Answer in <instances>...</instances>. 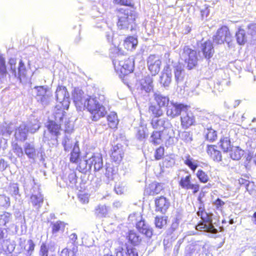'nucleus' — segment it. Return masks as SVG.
I'll list each match as a JSON object with an SVG mask.
<instances>
[{"label": "nucleus", "instance_id": "nucleus-48", "mask_svg": "<svg viewBox=\"0 0 256 256\" xmlns=\"http://www.w3.org/2000/svg\"><path fill=\"white\" fill-rule=\"evenodd\" d=\"M80 150L77 142L75 143L70 153V161L72 163L77 162L80 157Z\"/></svg>", "mask_w": 256, "mask_h": 256}, {"label": "nucleus", "instance_id": "nucleus-12", "mask_svg": "<svg viewBox=\"0 0 256 256\" xmlns=\"http://www.w3.org/2000/svg\"><path fill=\"white\" fill-rule=\"evenodd\" d=\"M213 41L216 44H222L226 42L230 46L232 43V36L228 28L224 26L219 28L213 36Z\"/></svg>", "mask_w": 256, "mask_h": 256}, {"label": "nucleus", "instance_id": "nucleus-36", "mask_svg": "<svg viewBox=\"0 0 256 256\" xmlns=\"http://www.w3.org/2000/svg\"><path fill=\"white\" fill-rule=\"evenodd\" d=\"M182 160H184V164L194 172L198 166V161L194 160L189 154H186Z\"/></svg>", "mask_w": 256, "mask_h": 256}, {"label": "nucleus", "instance_id": "nucleus-62", "mask_svg": "<svg viewBox=\"0 0 256 256\" xmlns=\"http://www.w3.org/2000/svg\"><path fill=\"white\" fill-rule=\"evenodd\" d=\"M225 202L220 198H218L212 202V205L215 207L216 210L222 211Z\"/></svg>", "mask_w": 256, "mask_h": 256}, {"label": "nucleus", "instance_id": "nucleus-55", "mask_svg": "<svg viewBox=\"0 0 256 256\" xmlns=\"http://www.w3.org/2000/svg\"><path fill=\"white\" fill-rule=\"evenodd\" d=\"M78 252V246H74L72 248H65L62 250V256H76V254Z\"/></svg>", "mask_w": 256, "mask_h": 256}, {"label": "nucleus", "instance_id": "nucleus-34", "mask_svg": "<svg viewBox=\"0 0 256 256\" xmlns=\"http://www.w3.org/2000/svg\"><path fill=\"white\" fill-rule=\"evenodd\" d=\"M25 154L28 158L34 160L36 156V150L33 143L26 142L24 146Z\"/></svg>", "mask_w": 256, "mask_h": 256}, {"label": "nucleus", "instance_id": "nucleus-58", "mask_svg": "<svg viewBox=\"0 0 256 256\" xmlns=\"http://www.w3.org/2000/svg\"><path fill=\"white\" fill-rule=\"evenodd\" d=\"M179 136L186 143H190L192 140V135L189 132H182L179 134Z\"/></svg>", "mask_w": 256, "mask_h": 256}, {"label": "nucleus", "instance_id": "nucleus-22", "mask_svg": "<svg viewBox=\"0 0 256 256\" xmlns=\"http://www.w3.org/2000/svg\"><path fill=\"white\" fill-rule=\"evenodd\" d=\"M136 228L140 232L144 234L148 238H151L152 235V228L146 224L140 216V220L136 224Z\"/></svg>", "mask_w": 256, "mask_h": 256}, {"label": "nucleus", "instance_id": "nucleus-23", "mask_svg": "<svg viewBox=\"0 0 256 256\" xmlns=\"http://www.w3.org/2000/svg\"><path fill=\"white\" fill-rule=\"evenodd\" d=\"M68 182H66L67 184L72 188L75 186L78 188L79 186L82 188V184H84L82 178H78L76 172L72 170H70L68 174Z\"/></svg>", "mask_w": 256, "mask_h": 256}, {"label": "nucleus", "instance_id": "nucleus-54", "mask_svg": "<svg viewBox=\"0 0 256 256\" xmlns=\"http://www.w3.org/2000/svg\"><path fill=\"white\" fill-rule=\"evenodd\" d=\"M230 80L228 78H224L221 80H218L215 84V88L219 91L222 90L224 88L230 84Z\"/></svg>", "mask_w": 256, "mask_h": 256}, {"label": "nucleus", "instance_id": "nucleus-37", "mask_svg": "<svg viewBox=\"0 0 256 256\" xmlns=\"http://www.w3.org/2000/svg\"><path fill=\"white\" fill-rule=\"evenodd\" d=\"M138 44V39L134 36H128L124 41V46L128 50H132L136 48Z\"/></svg>", "mask_w": 256, "mask_h": 256}, {"label": "nucleus", "instance_id": "nucleus-59", "mask_svg": "<svg viewBox=\"0 0 256 256\" xmlns=\"http://www.w3.org/2000/svg\"><path fill=\"white\" fill-rule=\"evenodd\" d=\"M253 161V154L249 152L246 156V160L244 162V166L246 170H250L252 167L251 162Z\"/></svg>", "mask_w": 256, "mask_h": 256}, {"label": "nucleus", "instance_id": "nucleus-6", "mask_svg": "<svg viewBox=\"0 0 256 256\" xmlns=\"http://www.w3.org/2000/svg\"><path fill=\"white\" fill-rule=\"evenodd\" d=\"M62 124L57 122L52 119H48L46 124L47 132L44 134V139L45 141L52 140L53 144H58V138L60 134Z\"/></svg>", "mask_w": 256, "mask_h": 256}, {"label": "nucleus", "instance_id": "nucleus-50", "mask_svg": "<svg viewBox=\"0 0 256 256\" xmlns=\"http://www.w3.org/2000/svg\"><path fill=\"white\" fill-rule=\"evenodd\" d=\"M26 74V68L23 61L20 60L19 62L18 67V72L17 73V78L22 80V77H25Z\"/></svg>", "mask_w": 256, "mask_h": 256}, {"label": "nucleus", "instance_id": "nucleus-43", "mask_svg": "<svg viewBox=\"0 0 256 256\" xmlns=\"http://www.w3.org/2000/svg\"><path fill=\"white\" fill-rule=\"evenodd\" d=\"M12 214L6 212L0 214V226L8 227V224L12 222Z\"/></svg>", "mask_w": 256, "mask_h": 256}, {"label": "nucleus", "instance_id": "nucleus-17", "mask_svg": "<svg viewBox=\"0 0 256 256\" xmlns=\"http://www.w3.org/2000/svg\"><path fill=\"white\" fill-rule=\"evenodd\" d=\"M72 98L77 108L81 110L86 98V96H84V92L79 88H74L72 92Z\"/></svg>", "mask_w": 256, "mask_h": 256}, {"label": "nucleus", "instance_id": "nucleus-64", "mask_svg": "<svg viewBox=\"0 0 256 256\" xmlns=\"http://www.w3.org/2000/svg\"><path fill=\"white\" fill-rule=\"evenodd\" d=\"M128 252L127 248H124L122 247H118L116 249L114 256H128Z\"/></svg>", "mask_w": 256, "mask_h": 256}, {"label": "nucleus", "instance_id": "nucleus-46", "mask_svg": "<svg viewBox=\"0 0 256 256\" xmlns=\"http://www.w3.org/2000/svg\"><path fill=\"white\" fill-rule=\"evenodd\" d=\"M16 126L14 123L10 122L9 124H7L5 122L0 126V134L2 135L8 134L10 135L14 130H16Z\"/></svg>", "mask_w": 256, "mask_h": 256}, {"label": "nucleus", "instance_id": "nucleus-53", "mask_svg": "<svg viewBox=\"0 0 256 256\" xmlns=\"http://www.w3.org/2000/svg\"><path fill=\"white\" fill-rule=\"evenodd\" d=\"M196 176L200 182L206 184L209 180V177L202 170H198L196 174Z\"/></svg>", "mask_w": 256, "mask_h": 256}, {"label": "nucleus", "instance_id": "nucleus-16", "mask_svg": "<svg viewBox=\"0 0 256 256\" xmlns=\"http://www.w3.org/2000/svg\"><path fill=\"white\" fill-rule=\"evenodd\" d=\"M161 61L158 57L154 54L150 55L147 59V66L152 76H156L160 72Z\"/></svg>", "mask_w": 256, "mask_h": 256}, {"label": "nucleus", "instance_id": "nucleus-39", "mask_svg": "<svg viewBox=\"0 0 256 256\" xmlns=\"http://www.w3.org/2000/svg\"><path fill=\"white\" fill-rule=\"evenodd\" d=\"M128 242L133 246L138 245L141 242L140 236L134 230H130L126 236Z\"/></svg>", "mask_w": 256, "mask_h": 256}, {"label": "nucleus", "instance_id": "nucleus-28", "mask_svg": "<svg viewBox=\"0 0 256 256\" xmlns=\"http://www.w3.org/2000/svg\"><path fill=\"white\" fill-rule=\"evenodd\" d=\"M111 151L112 154L110 156L112 159L116 162L118 163L120 162L124 156L122 146L120 144H118L112 147Z\"/></svg>", "mask_w": 256, "mask_h": 256}, {"label": "nucleus", "instance_id": "nucleus-42", "mask_svg": "<svg viewBox=\"0 0 256 256\" xmlns=\"http://www.w3.org/2000/svg\"><path fill=\"white\" fill-rule=\"evenodd\" d=\"M230 151V157L234 160H240L244 154V150L238 146L232 147Z\"/></svg>", "mask_w": 256, "mask_h": 256}, {"label": "nucleus", "instance_id": "nucleus-38", "mask_svg": "<svg viewBox=\"0 0 256 256\" xmlns=\"http://www.w3.org/2000/svg\"><path fill=\"white\" fill-rule=\"evenodd\" d=\"M234 36L237 44L239 45L243 46L247 42L246 32L242 28H239L236 32Z\"/></svg>", "mask_w": 256, "mask_h": 256}, {"label": "nucleus", "instance_id": "nucleus-15", "mask_svg": "<svg viewBox=\"0 0 256 256\" xmlns=\"http://www.w3.org/2000/svg\"><path fill=\"white\" fill-rule=\"evenodd\" d=\"M191 179V174H189L186 176H182L178 182V184L183 189L186 190H192L193 194H195L199 191L200 185L198 184L192 183Z\"/></svg>", "mask_w": 256, "mask_h": 256}, {"label": "nucleus", "instance_id": "nucleus-45", "mask_svg": "<svg viewBox=\"0 0 256 256\" xmlns=\"http://www.w3.org/2000/svg\"><path fill=\"white\" fill-rule=\"evenodd\" d=\"M220 144L224 152H228L232 148L229 136L222 137L220 140Z\"/></svg>", "mask_w": 256, "mask_h": 256}, {"label": "nucleus", "instance_id": "nucleus-25", "mask_svg": "<svg viewBox=\"0 0 256 256\" xmlns=\"http://www.w3.org/2000/svg\"><path fill=\"white\" fill-rule=\"evenodd\" d=\"M28 132V126L26 124H22L16 128L14 137L16 140L24 142L27 138Z\"/></svg>", "mask_w": 256, "mask_h": 256}, {"label": "nucleus", "instance_id": "nucleus-2", "mask_svg": "<svg viewBox=\"0 0 256 256\" xmlns=\"http://www.w3.org/2000/svg\"><path fill=\"white\" fill-rule=\"evenodd\" d=\"M136 17V13L134 11L128 8L120 9L118 14V28L126 32L135 31L136 27L135 22Z\"/></svg>", "mask_w": 256, "mask_h": 256}, {"label": "nucleus", "instance_id": "nucleus-9", "mask_svg": "<svg viewBox=\"0 0 256 256\" xmlns=\"http://www.w3.org/2000/svg\"><path fill=\"white\" fill-rule=\"evenodd\" d=\"M180 56L182 60L187 64L188 70L194 68L198 63V58L196 51L188 46H184L180 51Z\"/></svg>", "mask_w": 256, "mask_h": 256}, {"label": "nucleus", "instance_id": "nucleus-24", "mask_svg": "<svg viewBox=\"0 0 256 256\" xmlns=\"http://www.w3.org/2000/svg\"><path fill=\"white\" fill-rule=\"evenodd\" d=\"M215 116L210 113H204L200 116V124L204 128V130L210 128L214 122Z\"/></svg>", "mask_w": 256, "mask_h": 256}, {"label": "nucleus", "instance_id": "nucleus-21", "mask_svg": "<svg viewBox=\"0 0 256 256\" xmlns=\"http://www.w3.org/2000/svg\"><path fill=\"white\" fill-rule=\"evenodd\" d=\"M67 110L68 109L64 108L62 106L57 104L52 114L53 120L62 124L65 118H66V112L65 110Z\"/></svg>", "mask_w": 256, "mask_h": 256}, {"label": "nucleus", "instance_id": "nucleus-49", "mask_svg": "<svg viewBox=\"0 0 256 256\" xmlns=\"http://www.w3.org/2000/svg\"><path fill=\"white\" fill-rule=\"evenodd\" d=\"M148 111L154 117H160L163 114V110L158 105L150 104L149 106Z\"/></svg>", "mask_w": 256, "mask_h": 256}, {"label": "nucleus", "instance_id": "nucleus-18", "mask_svg": "<svg viewBox=\"0 0 256 256\" xmlns=\"http://www.w3.org/2000/svg\"><path fill=\"white\" fill-rule=\"evenodd\" d=\"M152 128L158 130H162L170 127V120L166 118L154 117L150 122Z\"/></svg>", "mask_w": 256, "mask_h": 256}, {"label": "nucleus", "instance_id": "nucleus-57", "mask_svg": "<svg viewBox=\"0 0 256 256\" xmlns=\"http://www.w3.org/2000/svg\"><path fill=\"white\" fill-rule=\"evenodd\" d=\"M7 74L8 70L5 58L2 56H0V75L4 76Z\"/></svg>", "mask_w": 256, "mask_h": 256}, {"label": "nucleus", "instance_id": "nucleus-63", "mask_svg": "<svg viewBox=\"0 0 256 256\" xmlns=\"http://www.w3.org/2000/svg\"><path fill=\"white\" fill-rule=\"evenodd\" d=\"M164 148L162 146L157 148L154 152V158L156 160H160L162 158L164 155Z\"/></svg>", "mask_w": 256, "mask_h": 256}, {"label": "nucleus", "instance_id": "nucleus-27", "mask_svg": "<svg viewBox=\"0 0 256 256\" xmlns=\"http://www.w3.org/2000/svg\"><path fill=\"white\" fill-rule=\"evenodd\" d=\"M172 78V74L168 65L164 68V71L160 76V82L162 86L164 88L169 86Z\"/></svg>", "mask_w": 256, "mask_h": 256}, {"label": "nucleus", "instance_id": "nucleus-11", "mask_svg": "<svg viewBox=\"0 0 256 256\" xmlns=\"http://www.w3.org/2000/svg\"><path fill=\"white\" fill-rule=\"evenodd\" d=\"M188 108V105L183 103L171 100L166 108V114L170 118H174L181 114L182 112H186Z\"/></svg>", "mask_w": 256, "mask_h": 256}, {"label": "nucleus", "instance_id": "nucleus-56", "mask_svg": "<svg viewBox=\"0 0 256 256\" xmlns=\"http://www.w3.org/2000/svg\"><path fill=\"white\" fill-rule=\"evenodd\" d=\"M166 224V220L164 216H156L154 218V224L156 228H162Z\"/></svg>", "mask_w": 256, "mask_h": 256}, {"label": "nucleus", "instance_id": "nucleus-40", "mask_svg": "<svg viewBox=\"0 0 256 256\" xmlns=\"http://www.w3.org/2000/svg\"><path fill=\"white\" fill-rule=\"evenodd\" d=\"M76 168L80 172L85 174H89L92 170L88 160H81Z\"/></svg>", "mask_w": 256, "mask_h": 256}, {"label": "nucleus", "instance_id": "nucleus-29", "mask_svg": "<svg viewBox=\"0 0 256 256\" xmlns=\"http://www.w3.org/2000/svg\"><path fill=\"white\" fill-rule=\"evenodd\" d=\"M154 96L157 104L161 108L166 106V108L170 104V101L168 96H164L160 92L154 93Z\"/></svg>", "mask_w": 256, "mask_h": 256}, {"label": "nucleus", "instance_id": "nucleus-35", "mask_svg": "<svg viewBox=\"0 0 256 256\" xmlns=\"http://www.w3.org/2000/svg\"><path fill=\"white\" fill-rule=\"evenodd\" d=\"M203 134L206 140L209 142H212L217 140V132L212 128V126L204 130Z\"/></svg>", "mask_w": 256, "mask_h": 256}, {"label": "nucleus", "instance_id": "nucleus-7", "mask_svg": "<svg viewBox=\"0 0 256 256\" xmlns=\"http://www.w3.org/2000/svg\"><path fill=\"white\" fill-rule=\"evenodd\" d=\"M114 69L118 73L125 76L133 72L134 69V60L132 58L122 60V56L112 60Z\"/></svg>", "mask_w": 256, "mask_h": 256}, {"label": "nucleus", "instance_id": "nucleus-13", "mask_svg": "<svg viewBox=\"0 0 256 256\" xmlns=\"http://www.w3.org/2000/svg\"><path fill=\"white\" fill-rule=\"evenodd\" d=\"M56 98L58 104L64 108L68 109L70 104V95L66 88L62 86H58L56 91Z\"/></svg>", "mask_w": 256, "mask_h": 256}, {"label": "nucleus", "instance_id": "nucleus-10", "mask_svg": "<svg viewBox=\"0 0 256 256\" xmlns=\"http://www.w3.org/2000/svg\"><path fill=\"white\" fill-rule=\"evenodd\" d=\"M198 56L200 59H204L208 62L212 57L214 50L212 42L210 40L202 41L198 44Z\"/></svg>", "mask_w": 256, "mask_h": 256}, {"label": "nucleus", "instance_id": "nucleus-31", "mask_svg": "<svg viewBox=\"0 0 256 256\" xmlns=\"http://www.w3.org/2000/svg\"><path fill=\"white\" fill-rule=\"evenodd\" d=\"M66 223L63 221L58 220L56 222H50V226L52 228V233L53 235H56L60 232H64Z\"/></svg>", "mask_w": 256, "mask_h": 256}, {"label": "nucleus", "instance_id": "nucleus-26", "mask_svg": "<svg viewBox=\"0 0 256 256\" xmlns=\"http://www.w3.org/2000/svg\"><path fill=\"white\" fill-rule=\"evenodd\" d=\"M215 145H208L206 152L210 158L216 162H220L222 160V156L220 151L216 149Z\"/></svg>", "mask_w": 256, "mask_h": 256}, {"label": "nucleus", "instance_id": "nucleus-61", "mask_svg": "<svg viewBox=\"0 0 256 256\" xmlns=\"http://www.w3.org/2000/svg\"><path fill=\"white\" fill-rule=\"evenodd\" d=\"M14 152L18 158H22L24 156V152L22 148L18 144H15L12 146Z\"/></svg>", "mask_w": 256, "mask_h": 256}, {"label": "nucleus", "instance_id": "nucleus-41", "mask_svg": "<svg viewBox=\"0 0 256 256\" xmlns=\"http://www.w3.org/2000/svg\"><path fill=\"white\" fill-rule=\"evenodd\" d=\"M163 189L162 185L158 182H152L146 188V192L150 195H155L159 194Z\"/></svg>", "mask_w": 256, "mask_h": 256}, {"label": "nucleus", "instance_id": "nucleus-5", "mask_svg": "<svg viewBox=\"0 0 256 256\" xmlns=\"http://www.w3.org/2000/svg\"><path fill=\"white\" fill-rule=\"evenodd\" d=\"M164 57L166 59L168 68H170L172 73L173 72L174 74L176 82L177 84H180L184 76V66L177 60H174L169 53H166Z\"/></svg>", "mask_w": 256, "mask_h": 256}, {"label": "nucleus", "instance_id": "nucleus-60", "mask_svg": "<svg viewBox=\"0 0 256 256\" xmlns=\"http://www.w3.org/2000/svg\"><path fill=\"white\" fill-rule=\"evenodd\" d=\"M39 256H48V247L46 243H42L40 248L39 251ZM49 256H56L54 254Z\"/></svg>", "mask_w": 256, "mask_h": 256}, {"label": "nucleus", "instance_id": "nucleus-3", "mask_svg": "<svg viewBox=\"0 0 256 256\" xmlns=\"http://www.w3.org/2000/svg\"><path fill=\"white\" fill-rule=\"evenodd\" d=\"M198 216L200 218V221L196 226V229L200 231H204L212 234L218 232V230L214 226L212 216L211 212H207L205 210L204 203L199 204L198 210L196 212Z\"/></svg>", "mask_w": 256, "mask_h": 256}, {"label": "nucleus", "instance_id": "nucleus-32", "mask_svg": "<svg viewBox=\"0 0 256 256\" xmlns=\"http://www.w3.org/2000/svg\"><path fill=\"white\" fill-rule=\"evenodd\" d=\"M162 130H154L150 134V142L154 146H156L162 142Z\"/></svg>", "mask_w": 256, "mask_h": 256}, {"label": "nucleus", "instance_id": "nucleus-47", "mask_svg": "<svg viewBox=\"0 0 256 256\" xmlns=\"http://www.w3.org/2000/svg\"><path fill=\"white\" fill-rule=\"evenodd\" d=\"M107 120L110 128H117V126L118 124V120L117 114L115 112H110L107 116Z\"/></svg>", "mask_w": 256, "mask_h": 256}, {"label": "nucleus", "instance_id": "nucleus-4", "mask_svg": "<svg viewBox=\"0 0 256 256\" xmlns=\"http://www.w3.org/2000/svg\"><path fill=\"white\" fill-rule=\"evenodd\" d=\"M32 90L36 102L42 107L48 106L54 101L52 92L48 86H35Z\"/></svg>", "mask_w": 256, "mask_h": 256}, {"label": "nucleus", "instance_id": "nucleus-14", "mask_svg": "<svg viewBox=\"0 0 256 256\" xmlns=\"http://www.w3.org/2000/svg\"><path fill=\"white\" fill-rule=\"evenodd\" d=\"M31 196L30 202L36 209L40 208L44 202V196L40 192V189L38 186H34L30 190Z\"/></svg>", "mask_w": 256, "mask_h": 256}, {"label": "nucleus", "instance_id": "nucleus-19", "mask_svg": "<svg viewBox=\"0 0 256 256\" xmlns=\"http://www.w3.org/2000/svg\"><path fill=\"white\" fill-rule=\"evenodd\" d=\"M156 211L164 214L170 206L169 200L162 196L155 200Z\"/></svg>", "mask_w": 256, "mask_h": 256}, {"label": "nucleus", "instance_id": "nucleus-44", "mask_svg": "<svg viewBox=\"0 0 256 256\" xmlns=\"http://www.w3.org/2000/svg\"><path fill=\"white\" fill-rule=\"evenodd\" d=\"M180 220V218L178 216H176L172 220L170 226L166 231L167 236H171L178 229Z\"/></svg>", "mask_w": 256, "mask_h": 256}, {"label": "nucleus", "instance_id": "nucleus-33", "mask_svg": "<svg viewBox=\"0 0 256 256\" xmlns=\"http://www.w3.org/2000/svg\"><path fill=\"white\" fill-rule=\"evenodd\" d=\"M109 210L108 206L100 204L95 207L94 214L98 218H106L108 214Z\"/></svg>", "mask_w": 256, "mask_h": 256}, {"label": "nucleus", "instance_id": "nucleus-8", "mask_svg": "<svg viewBox=\"0 0 256 256\" xmlns=\"http://www.w3.org/2000/svg\"><path fill=\"white\" fill-rule=\"evenodd\" d=\"M153 78L151 76H147L142 78L137 88L138 95L139 98L147 100L150 99V93L153 92Z\"/></svg>", "mask_w": 256, "mask_h": 256}, {"label": "nucleus", "instance_id": "nucleus-51", "mask_svg": "<svg viewBox=\"0 0 256 256\" xmlns=\"http://www.w3.org/2000/svg\"><path fill=\"white\" fill-rule=\"evenodd\" d=\"M146 128L143 126L137 128L136 137L139 141H143L146 138Z\"/></svg>", "mask_w": 256, "mask_h": 256}, {"label": "nucleus", "instance_id": "nucleus-52", "mask_svg": "<svg viewBox=\"0 0 256 256\" xmlns=\"http://www.w3.org/2000/svg\"><path fill=\"white\" fill-rule=\"evenodd\" d=\"M9 192L12 196L16 200L20 198V195L19 192V188L17 184H12L9 186Z\"/></svg>", "mask_w": 256, "mask_h": 256}, {"label": "nucleus", "instance_id": "nucleus-30", "mask_svg": "<svg viewBox=\"0 0 256 256\" xmlns=\"http://www.w3.org/2000/svg\"><path fill=\"white\" fill-rule=\"evenodd\" d=\"M181 125L182 128H187L194 124L195 119L192 113H187L180 117Z\"/></svg>", "mask_w": 256, "mask_h": 256}, {"label": "nucleus", "instance_id": "nucleus-1", "mask_svg": "<svg viewBox=\"0 0 256 256\" xmlns=\"http://www.w3.org/2000/svg\"><path fill=\"white\" fill-rule=\"evenodd\" d=\"M106 103L104 95L97 94L92 96H87L83 108L90 113L91 120L96 122L106 114L107 111L105 108Z\"/></svg>", "mask_w": 256, "mask_h": 256}, {"label": "nucleus", "instance_id": "nucleus-20", "mask_svg": "<svg viewBox=\"0 0 256 256\" xmlns=\"http://www.w3.org/2000/svg\"><path fill=\"white\" fill-rule=\"evenodd\" d=\"M89 164L94 166V171L98 172L103 167V160L102 154H94L92 157L88 159Z\"/></svg>", "mask_w": 256, "mask_h": 256}]
</instances>
